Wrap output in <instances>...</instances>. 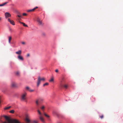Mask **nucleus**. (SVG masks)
Wrapping results in <instances>:
<instances>
[{"label": "nucleus", "instance_id": "f257e3e1", "mask_svg": "<svg viewBox=\"0 0 123 123\" xmlns=\"http://www.w3.org/2000/svg\"><path fill=\"white\" fill-rule=\"evenodd\" d=\"M4 117L7 121L8 123H20L18 120L15 119H10L9 117L7 116H4Z\"/></svg>", "mask_w": 123, "mask_h": 123}, {"label": "nucleus", "instance_id": "f03ea898", "mask_svg": "<svg viewBox=\"0 0 123 123\" xmlns=\"http://www.w3.org/2000/svg\"><path fill=\"white\" fill-rule=\"evenodd\" d=\"M27 93L25 92H24L22 93L21 98V100L22 101H26Z\"/></svg>", "mask_w": 123, "mask_h": 123}, {"label": "nucleus", "instance_id": "7ed1b4c3", "mask_svg": "<svg viewBox=\"0 0 123 123\" xmlns=\"http://www.w3.org/2000/svg\"><path fill=\"white\" fill-rule=\"evenodd\" d=\"M43 100V99L42 98H39L37 99L35 101L36 105L37 106H38L39 104L41 103Z\"/></svg>", "mask_w": 123, "mask_h": 123}, {"label": "nucleus", "instance_id": "20e7f679", "mask_svg": "<svg viewBox=\"0 0 123 123\" xmlns=\"http://www.w3.org/2000/svg\"><path fill=\"white\" fill-rule=\"evenodd\" d=\"M45 80V78L43 77L41 78L40 77H38L37 83V86L38 87L41 81L42 80L44 81Z\"/></svg>", "mask_w": 123, "mask_h": 123}, {"label": "nucleus", "instance_id": "39448f33", "mask_svg": "<svg viewBox=\"0 0 123 123\" xmlns=\"http://www.w3.org/2000/svg\"><path fill=\"white\" fill-rule=\"evenodd\" d=\"M37 21L38 23V24L39 25L42 26L43 24L42 22V21L38 18H37Z\"/></svg>", "mask_w": 123, "mask_h": 123}, {"label": "nucleus", "instance_id": "423d86ee", "mask_svg": "<svg viewBox=\"0 0 123 123\" xmlns=\"http://www.w3.org/2000/svg\"><path fill=\"white\" fill-rule=\"evenodd\" d=\"M11 86L13 88L16 87H17V84L15 82H12L11 84Z\"/></svg>", "mask_w": 123, "mask_h": 123}, {"label": "nucleus", "instance_id": "0eeeda50", "mask_svg": "<svg viewBox=\"0 0 123 123\" xmlns=\"http://www.w3.org/2000/svg\"><path fill=\"white\" fill-rule=\"evenodd\" d=\"M5 15L6 18H8L10 17L11 16V15L8 12H6L5 13Z\"/></svg>", "mask_w": 123, "mask_h": 123}, {"label": "nucleus", "instance_id": "6e6552de", "mask_svg": "<svg viewBox=\"0 0 123 123\" xmlns=\"http://www.w3.org/2000/svg\"><path fill=\"white\" fill-rule=\"evenodd\" d=\"M8 21L9 22L10 24L12 25H15V23L14 21L12 20H11L10 18L8 19Z\"/></svg>", "mask_w": 123, "mask_h": 123}, {"label": "nucleus", "instance_id": "1a4fd4ad", "mask_svg": "<svg viewBox=\"0 0 123 123\" xmlns=\"http://www.w3.org/2000/svg\"><path fill=\"white\" fill-rule=\"evenodd\" d=\"M38 7L37 6H36L34 8L31 9L27 11V12H33L35 11V10L36 9L38 8Z\"/></svg>", "mask_w": 123, "mask_h": 123}, {"label": "nucleus", "instance_id": "9d476101", "mask_svg": "<svg viewBox=\"0 0 123 123\" xmlns=\"http://www.w3.org/2000/svg\"><path fill=\"white\" fill-rule=\"evenodd\" d=\"M25 121L26 123H30L31 122V121L28 119L27 117H26L25 119Z\"/></svg>", "mask_w": 123, "mask_h": 123}, {"label": "nucleus", "instance_id": "9b49d317", "mask_svg": "<svg viewBox=\"0 0 123 123\" xmlns=\"http://www.w3.org/2000/svg\"><path fill=\"white\" fill-rule=\"evenodd\" d=\"M18 59L21 60H23V59L22 57L20 55H19L18 56Z\"/></svg>", "mask_w": 123, "mask_h": 123}, {"label": "nucleus", "instance_id": "f8f14e48", "mask_svg": "<svg viewBox=\"0 0 123 123\" xmlns=\"http://www.w3.org/2000/svg\"><path fill=\"white\" fill-rule=\"evenodd\" d=\"M39 118L40 120L43 122H44V120L43 118L41 116L39 117Z\"/></svg>", "mask_w": 123, "mask_h": 123}, {"label": "nucleus", "instance_id": "ddd939ff", "mask_svg": "<svg viewBox=\"0 0 123 123\" xmlns=\"http://www.w3.org/2000/svg\"><path fill=\"white\" fill-rule=\"evenodd\" d=\"M16 53L17 54L20 55L21 53V50H19L18 51L16 52Z\"/></svg>", "mask_w": 123, "mask_h": 123}, {"label": "nucleus", "instance_id": "4468645a", "mask_svg": "<svg viewBox=\"0 0 123 123\" xmlns=\"http://www.w3.org/2000/svg\"><path fill=\"white\" fill-rule=\"evenodd\" d=\"M19 22L21 24H23V25L24 26H25V27H28V26L27 25H26L25 23H23V22H21L20 21H19Z\"/></svg>", "mask_w": 123, "mask_h": 123}, {"label": "nucleus", "instance_id": "2eb2a0df", "mask_svg": "<svg viewBox=\"0 0 123 123\" xmlns=\"http://www.w3.org/2000/svg\"><path fill=\"white\" fill-rule=\"evenodd\" d=\"M68 85H64L63 86V85L61 86L62 87H63L65 88H67V87H68Z\"/></svg>", "mask_w": 123, "mask_h": 123}, {"label": "nucleus", "instance_id": "dca6fc26", "mask_svg": "<svg viewBox=\"0 0 123 123\" xmlns=\"http://www.w3.org/2000/svg\"><path fill=\"white\" fill-rule=\"evenodd\" d=\"M7 3H8V2H6L4 3H3V4H0V6H3L5 5H6V4H7Z\"/></svg>", "mask_w": 123, "mask_h": 123}, {"label": "nucleus", "instance_id": "f3484780", "mask_svg": "<svg viewBox=\"0 0 123 123\" xmlns=\"http://www.w3.org/2000/svg\"><path fill=\"white\" fill-rule=\"evenodd\" d=\"M12 39V37L11 36L9 37V43H10Z\"/></svg>", "mask_w": 123, "mask_h": 123}, {"label": "nucleus", "instance_id": "a211bd4d", "mask_svg": "<svg viewBox=\"0 0 123 123\" xmlns=\"http://www.w3.org/2000/svg\"><path fill=\"white\" fill-rule=\"evenodd\" d=\"M44 116L48 118H49V115H48L46 114L45 113H44Z\"/></svg>", "mask_w": 123, "mask_h": 123}, {"label": "nucleus", "instance_id": "6ab92c4d", "mask_svg": "<svg viewBox=\"0 0 123 123\" xmlns=\"http://www.w3.org/2000/svg\"><path fill=\"white\" fill-rule=\"evenodd\" d=\"M11 107V106H10L8 107H7L4 108V109L5 110H6L7 109H10Z\"/></svg>", "mask_w": 123, "mask_h": 123}, {"label": "nucleus", "instance_id": "aec40b11", "mask_svg": "<svg viewBox=\"0 0 123 123\" xmlns=\"http://www.w3.org/2000/svg\"><path fill=\"white\" fill-rule=\"evenodd\" d=\"M49 83H46L43 85V86H46L48 85Z\"/></svg>", "mask_w": 123, "mask_h": 123}, {"label": "nucleus", "instance_id": "412c9836", "mask_svg": "<svg viewBox=\"0 0 123 123\" xmlns=\"http://www.w3.org/2000/svg\"><path fill=\"white\" fill-rule=\"evenodd\" d=\"M41 108L42 111H43V110L44 109L45 107L44 106H43L41 107Z\"/></svg>", "mask_w": 123, "mask_h": 123}, {"label": "nucleus", "instance_id": "4be33fe9", "mask_svg": "<svg viewBox=\"0 0 123 123\" xmlns=\"http://www.w3.org/2000/svg\"><path fill=\"white\" fill-rule=\"evenodd\" d=\"M16 74L17 76H19V73L18 72H17L16 73Z\"/></svg>", "mask_w": 123, "mask_h": 123}, {"label": "nucleus", "instance_id": "5701e85b", "mask_svg": "<svg viewBox=\"0 0 123 123\" xmlns=\"http://www.w3.org/2000/svg\"><path fill=\"white\" fill-rule=\"evenodd\" d=\"M30 88L29 87H28V86L26 87V89L27 90L29 91V90H30Z\"/></svg>", "mask_w": 123, "mask_h": 123}, {"label": "nucleus", "instance_id": "b1692460", "mask_svg": "<svg viewBox=\"0 0 123 123\" xmlns=\"http://www.w3.org/2000/svg\"><path fill=\"white\" fill-rule=\"evenodd\" d=\"M54 80L53 79V78H52L51 79L49 80V81L50 82H51L53 81Z\"/></svg>", "mask_w": 123, "mask_h": 123}, {"label": "nucleus", "instance_id": "393cba45", "mask_svg": "<svg viewBox=\"0 0 123 123\" xmlns=\"http://www.w3.org/2000/svg\"><path fill=\"white\" fill-rule=\"evenodd\" d=\"M14 112V111L13 110H12L10 111V112L11 113H13Z\"/></svg>", "mask_w": 123, "mask_h": 123}, {"label": "nucleus", "instance_id": "a878e982", "mask_svg": "<svg viewBox=\"0 0 123 123\" xmlns=\"http://www.w3.org/2000/svg\"><path fill=\"white\" fill-rule=\"evenodd\" d=\"M37 111H38L39 114L40 115H41L42 114H41V112H40V111L39 110H37Z\"/></svg>", "mask_w": 123, "mask_h": 123}, {"label": "nucleus", "instance_id": "bb28decb", "mask_svg": "<svg viewBox=\"0 0 123 123\" xmlns=\"http://www.w3.org/2000/svg\"><path fill=\"white\" fill-rule=\"evenodd\" d=\"M37 121H32L33 123H37Z\"/></svg>", "mask_w": 123, "mask_h": 123}, {"label": "nucleus", "instance_id": "cd10ccee", "mask_svg": "<svg viewBox=\"0 0 123 123\" xmlns=\"http://www.w3.org/2000/svg\"><path fill=\"white\" fill-rule=\"evenodd\" d=\"M30 92H32L34 91V90H32L30 89V90H29V91Z\"/></svg>", "mask_w": 123, "mask_h": 123}, {"label": "nucleus", "instance_id": "c85d7f7f", "mask_svg": "<svg viewBox=\"0 0 123 123\" xmlns=\"http://www.w3.org/2000/svg\"><path fill=\"white\" fill-rule=\"evenodd\" d=\"M23 16H26L27 15V14L25 13H23Z\"/></svg>", "mask_w": 123, "mask_h": 123}, {"label": "nucleus", "instance_id": "c756f323", "mask_svg": "<svg viewBox=\"0 0 123 123\" xmlns=\"http://www.w3.org/2000/svg\"><path fill=\"white\" fill-rule=\"evenodd\" d=\"M21 43L23 45H25V42H21Z\"/></svg>", "mask_w": 123, "mask_h": 123}, {"label": "nucleus", "instance_id": "7c9ffc66", "mask_svg": "<svg viewBox=\"0 0 123 123\" xmlns=\"http://www.w3.org/2000/svg\"><path fill=\"white\" fill-rule=\"evenodd\" d=\"M100 118H101V119H102V118H103V115H102V116H100Z\"/></svg>", "mask_w": 123, "mask_h": 123}, {"label": "nucleus", "instance_id": "2f4dec72", "mask_svg": "<svg viewBox=\"0 0 123 123\" xmlns=\"http://www.w3.org/2000/svg\"><path fill=\"white\" fill-rule=\"evenodd\" d=\"M17 16L19 18L21 17V16L20 15H18Z\"/></svg>", "mask_w": 123, "mask_h": 123}, {"label": "nucleus", "instance_id": "473e14b6", "mask_svg": "<svg viewBox=\"0 0 123 123\" xmlns=\"http://www.w3.org/2000/svg\"><path fill=\"white\" fill-rule=\"evenodd\" d=\"M55 71L56 72H58V69H56L55 70Z\"/></svg>", "mask_w": 123, "mask_h": 123}, {"label": "nucleus", "instance_id": "72a5a7b5", "mask_svg": "<svg viewBox=\"0 0 123 123\" xmlns=\"http://www.w3.org/2000/svg\"><path fill=\"white\" fill-rule=\"evenodd\" d=\"M30 56V55L29 54H27V57H29Z\"/></svg>", "mask_w": 123, "mask_h": 123}, {"label": "nucleus", "instance_id": "f704fd0d", "mask_svg": "<svg viewBox=\"0 0 123 123\" xmlns=\"http://www.w3.org/2000/svg\"><path fill=\"white\" fill-rule=\"evenodd\" d=\"M1 18L0 17V21H1Z\"/></svg>", "mask_w": 123, "mask_h": 123}, {"label": "nucleus", "instance_id": "c9c22d12", "mask_svg": "<svg viewBox=\"0 0 123 123\" xmlns=\"http://www.w3.org/2000/svg\"><path fill=\"white\" fill-rule=\"evenodd\" d=\"M3 123H7L6 122H4Z\"/></svg>", "mask_w": 123, "mask_h": 123}]
</instances>
